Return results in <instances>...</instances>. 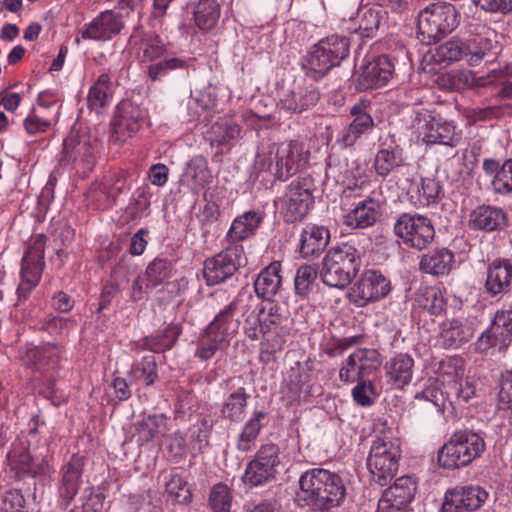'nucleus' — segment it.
I'll return each instance as SVG.
<instances>
[{"mask_svg":"<svg viewBox=\"0 0 512 512\" xmlns=\"http://www.w3.org/2000/svg\"><path fill=\"white\" fill-rule=\"evenodd\" d=\"M235 304L225 306L201 334L194 356L201 361L211 359L219 350L229 346L238 330L235 319Z\"/></svg>","mask_w":512,"mask_h":512,"instance_id":"obj_1","label":"nucleus"},{"mask_svg":"<svg viewBox=\"0 0 512 512\" xmlns=\"http://www.w3.org/2000/svg\"><path fill=\"white\" fill-rule=\"evenodd\" d=\"M486 449L483 434L469 429L455 431L438 452L439 464L448 469L464 467Z\"/></svg>","mask_w":512,"mask_h":512,"instance_id":"obj_2","label":"nucleus"},{"mask_svg":"<svg viewBox=\"0 0 512 512\" xmlns=\"http://www.w3.org/2000/svg\"><path fill=\"white\" fill-rule=\"evenodd\" d=\"M400 457L398 439L387 434L377 436L366 459L371 481L380 486L387 485L398 471Z\"/></svg>","mask_w":512,"mask_h":512,"instance_id":"obj_3","label":"nucleus"},{"mask_svg":"<svg viewBox=\"0 0 512 512\" xmlns=\"http://www.w3.org/2000/svg\"><path fill=\"white\" fill-rule=\"evenodd\" d=\"M460 14L454 5L435 2L424 8L418 16L417 28L422 41L432 43L441 40L456 29Z\"/></svg>","mask_w":512,"mask_h":512,"instance_id":"obj_4","label":"nucleus"},{"mask_svg":"<svg viewBox=\"0 0 512 512\" xmlns=\"http://www.w3.org/2000/svg\"><path fill=\"white\" fill-rule=\"evenodd\" d=\"M357 251L344 244L330 249L322 260V282L329 287L344 289L359 270Z\"/></svg>","mask_w":512,"mask_h":512,"instance_id":"obj_5","label":"nucleus"},{"mask_svg":"<svg viewBox=\"0 0 512 512\" xmlns=\"http://www.w3.org/2000/svg\"><path fill=\"white\" fill-rule=\"evenodd\" d=\"M140 60L147 66L151 80H160L169 72L187 67V62L168 53L166 44L159 36L146 38L140 48Z\"/></svg>","mask_w":512,"mask_h":512,"instance_id":"obj_6","label":"nucleus"},{"mask_svg":"<svg viewBox=\"0 0 512 512\" xmlns=\"http://www.w3.org/2000/svg\"><path fill=\"white\" fill-rule=\"evenodd\" d=\"M393 231L405 246L419 251L431 245L435 238L431 219L417 213H401Z\"/></svg>","mask_w":512,"mask_h":512,"instance_id":"obj_7","label":"nucleus"},{"mask_svg":"<svg viewBox=\"0 0 512 512\" xmlns=\"http://www.w3.org/2000/svg\"><path fill=\"white\" fill-rule=\"evenodd\" d=\"M512 343V308L498 309L490 325L480 334L474 343L478 353L488 354L490 350L497 349L505 352Z\"/></svg>","mask_w":512,"mask_h":512,"instance_id":"obj_8","label":"nucleus"},{"mask_svg":"<svg viewBox=\"0 0 512 512\" xmlns=\"http://www.w3.org/2000/svg\"><path fill=\"white\" fill-rule=\"evenodd\" d=\"M247 258L242 245H232L204 263L203 274L208 285H216L231 277Z\"/></svg>","mask_w":512,"mask_h":512,"instance_id":"obj_9","label":"nucleus"},{"mask_svg":"<svg viewBox=\"0 0 512 512\" xmlns=\"http://www.w3.org/2000/svg\"><path fill=\"white\" fill-rule=\"evenodd\" d=\"M419 136L426 144H439L456 147L461 141V132L456 130L453 121L426 111L417 119Z\"/></svg>","mask_w":512,"mask_h":512,"instance_id":"obj_10","label":"nucleus"},{"mask_svg":"<svg viewBox=\"0 0 512 512\" xmlns=\"http://www.w3.org/2000/svg\"><path fill=\"white\" fill-rule=\"evenodd\" d=\"M313 179L309 176L291 182L286 194L281 199L282 213L288 222L303 218L313 205Z\"/></svg>","mask_w":512,"mask_h":512,"instance_id":"obj_11","label":"nucleus"},{"mask_svg":"<svg viewBox=\"0 0 512 512\" xmlns=\"http://www.w3.org/2000/svg\"><path fill=\"white\" fill-rule=\"evenodd\" d=\"M262 321L267 333L263 349L269 354H276L284 349L286 337L289 334V319L282 309L274 302L260 305Z\"/></svg>","mask_w":512,"mask_h":512,"instance_id":"obj_12","label":"nucleus"},{"mask_svg":"<svg viewBox=\"0 0 512 512\" xmlns=\"http://www.w3.org/2000/svg\"><path fill=\"white\" fill-rule=\"evenodd\" d=\"M279 464L278 447L274 444L263 445L247 465L243 482L251 487L263 485L275 477Z\"/></svg>","mask_w":512,"mask_h":512,"instance_id":"obj_13","label":"nucleus"},{"mask_svg":"<svg viewBox=\"0 0 512 512\" xmlns=\"http://www.w3.org/2000/svg\"><path fill=\"white\" fill-rule=\"evenodd\" d=\"M391 290L390 281L375 270L365 271L350 289L349 299L357 307L383 299Z\"/></svg>","mask_w":512,"mask_h":512,"instance_id":"obj_14","label":"nucleus"},{"mask_svg":"<svg viewBox=\"0 0 512 512\" xmlns=\"http://www.w3.org/2000/svg\"><path fill=\"white\" fill-rule=\"evenodd\" d=\"M45 241L43 234L36 235L22 258L21 282L18 287L20 297L26 296L40 280L44 267Z\"/></svg>","mask_w":512,"mask_h":512,"instance_id":"obj_15","label":"nucleus"},{"mask_svg":"<svg viewBox=\"0 0 512 512\" xmlns=\"http://www.w3.org/2000/svg\"><path fill=\"white\" fill-rule=\"evenodd\" d=\"M385 200L382 193L372 191L359 200L344 216V224L354 229H366L374 226L382 217Z\"/></svg>","mask_w":512,"mask_h":512,"instance_id":"obj_16","label":"nucleus"},{"mask_svg":"<svg viewBox=\"0 0 512 512\" xmlns=\"http://www.w3.org/2000/svg\"><path fill=\"white\" fill-rule=\"evenodd\" d=\"M417 483L411 476H401L388 487L378 501L377 512L407 511L415 498Z\"/></svg>","mask_w":512,"mask_h":512,"instance_id":"obj_17","label":"nucleus"},{"mask_svg":"<svg viewBox=\"0 0 512 512\" xmlns=\"http://www.w3.org/2000/svg\"><path fill=\"white\" fill-rule=\"evenodd\" d=\"M489 493L480 486H457L444 496L441 512H472L480 509L488 500Z\"/></svg>","mask_w":512,"mask_h":512,"instance_id":"obj_18","label":"nucleus"},{"mask_svg":"<svg viewBox=\"0 0 512 512\" xmlns=\"http://www.w3.org/2000/svg\"><path fill=\"white\" fill-rule=\"evenodd\" d=\"M146 112L131 101L118 104L112 120V133L116 141L124 142L134 136L142 127Z\"/></svg>","mask_w":512,"mask_h":512,"instance_id":"obj_19","label":"nucleus"},{"mask_svg":"<svg viewBox=\"0 0 512 512\" xmlns=\"http://www.w3.org/2000/svg\"><path fill=\"white\" fill-rule=\"evenodd\" d=\"M172 274V263L163 258H155L148 264L145 271L133 281L130 299L134 302L142 300L152 289L163 284Z\"/></svg>","mask_w":512,"mask_h":512,"instance_id":"obj_20","label":"nucleus"},{"mask_svg":"<svg viewBox=\"0 0 512 512\" xmlns=\"http://www.w3.org/2000/svg\"><path fill=\"white\" fill-rule=\"evenodd\" d=\"M309 150L304 143L291 141L281 144L276 154V176L287 180L290 176L303 169L309 160Z\"/></svg>","mask_w":512,"mask_h":512,"instance_id":"obj_21","label":"nucleus"},{"mask_svg":"<svg viewBox=\"0 0 512 512\" xmlns=\"http://www.w3.org/2000/svg\"><path fill=\"white\" fill-rule=\"evenodd\" d=\"M394 71V62L389 56L381 55L373 58L363 66L358 78V86L361 90L384 87L393 78Z\"/></svg>","mask_w":512,"mask_h":512,"instance_id":"obj_22","label":"nucleus"},{"mask_svg":"<svg viewBox=\"0 0 512 512\" xmlns=\"http://www.w3.org/2000/svg\"><path fill=\"white\" fill-rule=\"evenodd\" d=\"M512 288V261L496 258L489 263L486 271L484 290L490 297H501Z\"/></svg>","mask_w":512,"mask_h":512,"instance_id":"obj_23","label":"nucleus"},{"mask_svg":"<svg viewBox=\"0 0 512 512\" xmlns=\"http://www.w3.org/2000/svg\"><path fill=\"white\" fill-rule=\"evenodd\" d=\"M122 28L121 15L114 10H106L83 27L81 36L88 40L108 41L117 35Z\"/></svg>","mask_w":512,"mask_h":512,"instance_id":"obj_24","label":"nucleus"},{"mask_svg":"<svg viewBox=\"0 0 512 512\" xmlns=\"http://www.w3.org/2000/svg\"><path fill=\"white\" fill-rule=\"evenodd\" d=\"M310 373L305 366L296 362L284 375L282 393L290 401H308L312 394Z\"/></svg>","mask_w":512,"mask_h":512,"instance_id":"obj_25","label":"nucleus"},{"mask_svg":"<svg viewBox=\"0 0 512 512\" xmlns=\"http://www.w3.org/2000/svg\"><path fill=\"white\" fill-rule=\"evenodd\" d=\"M60 360V349L56 344L27 346L23 355L24 364L35 372L45 374L53 371Z\"/></svg>","mask_w":512,"mask_h":512,"instance_id":"obj_26","label":"nucleus"},{"mask_svg":"<svg viewBox=\"0 0 512 512\" xmlns=\"http://www.w3.org/2000/svg\"><path fill=\"white\" fill-rule=\"evenodd\" d=\"M349 113L352 121L343 140L346 145H353L362 135L371 132L374 127L371 102L368 99H360L350 108Z\"/></svg>","mask_w":512,"mask_h":512,"instance_id":"obj_27","label":"nucleus"},{"mask_svg":"<svg viewBox=\"0 0 512 512\" xmlns=\"http://www.w3.org/2000/svg\"><path fill=\"white\" fill-rule=\"evenodd\" d=\"M483 33H477L466 41H462L464 60L470 66L479 65L486 56L496 54L498 42L491 38L495 32L483 27Z\"/></svg>","mask_w":512,"mask_h":512,"instance_id":"obj_28","label":"nucleus"},{"mask_svg":"<svg viewBox=\"0 0 512 512\" xmlns=\"http://www.w3.org/2000/svg\"><path fill=\"white\" fill-rule=\"evenodd\" d=\"M507 225V214L502 208L491 205H480L470 214L469 227L485 232L499 231Z\"/></svg>","mask_w":512,"mask_h":512,"instance_id":"obj_29","label":"nucleus"},{"mask_svg":"<svg viewBox=\"0 0 512 512\" xmlns=\"http://www.w3.org/2000/svg\"><path fill=\"white\" fill-rule=\"evenodd\" d=\"M84 467V458L78 454L72 455L70 460L61 469V484L59 495L69 503L79 491Z\"/></svg>","mask_w":512,"mask_h":512,"instance_id":"obj_30","label":"nucleus"},{"mask_svg":"<svg viewBox=\"0 0 512 512\" xmlns=\"http://www.w3.org/2000/svg\"><path fill=\"white\" fill-rule=\"evenodd\" d=\"M384 369L388 383L402 389L412 380L414 359L407 353H399L385 363Z\"/></svg>","mask_w":512,"mask_h":512,"instance_id":"obj_31","label":"nucleus"},{"mask_svg":"<svg viewBox=\"0 0 512 512\" xmlns=\"http://www.w3.org/2000/svg\"><path fill=\"white\" fill-rule=\"evenodd\" d=\"M473 335L471 326L458 319H447L441 324L437 342L445 349H457L468 343Z\"/></svg>","mask_w":512,"mask_h":512,"instance_id":"obj_32","label":"nucleus"},{"mask_svg":"<svg viewBox=\"0 0 512 512\" xmlns=\"http://www.w3.org/2000/svg\"><path fill=\"white\" fill-rule=\"evenodd\" d=\"M296 503L301 507H309L317 511L320 501V468H314L303 473L299 478V490L296 493Z\"/></svg>","mask_w":512,"mask_h":512,"instance_id":"obj_33","label":"nucleus"},{"mask_svg":"<svg viewBox=\"0 0 512 512\" xmlns=\"http://www.w3.org/2000/svg\"><path fill=\"white\" fill-rule=\"evenodd\" d=\"M264 219L261 211L250 210L236 217L227 232V239L231 243L239 242L253 236Z\"/></svg>","mask_w":512,"mask_h":512,"instance_id":"obj_34","label":"nucleus"},{"mask_svg":"<svg viewBox=\"0 0 512 512\" xmlns=\"http://www.w3.org/2000/svg\"><path fill=\"white\" fill-rule=\"evenodd\" d=\"M281 263L274 261L261 270L254 281V289L258 297L271 300L280 290L282 284Z\"/></svg>","mask_w":512,"mask_h":512,"instance_id":"obj_35","label":"nucleus"},{"mask_svg":"<svg viewBox=\"0 0 512 512\" xmlns=\"http://www.w3.org/2000/svg\"><path fill=\"white\" fill-rule=\"evenodd\" d=\"M453 263V252L448 248H440L422 255L419 269L433 276H444L451 271Z\"/></svg>","mask_w":512,"mask_h":512,"instance_id":"obj_36","label":"nucleus"},{"mask_svg":"<svg viewBox=\"0 0 512 512\" xmlns=\"http://www.w3.org/2000/svg\"><path fill=\"white\" fill-rule=\"evenodd\" d=\"M167 432V418L163 414L149 415L138 422L136 441L139 445L159 442Z\"/></svg>","mask_w":512,"mask_h":512,"instance_id":"obj_37","label":"nucleus"},{"mask_svg":"<svg viewBox=\"0 0 512 512\" xmlns=\"http://www.w3.org/2000/svg\"><path fill=\"white\" fill-rule=\"evenodd\" d=\"M212 175L208 169V162L202 156L193 157L186 165L182 175V181L187 184L194 193H198L211 182Z\"/></svg>","mask_w":512,"mask_h":512,"instance_id":"obj_38","label":"nucleus"},{"mask_svg":"<svg viewBox=\"0 0 512 512\" xmlns=\"http://www.w3.org/2000/svg\"><path fill=\"white\" fill-rule=\"evenodd\" d=\"M349 54V39L345 36L331 35L322 39V66L328 64L326 71L338 66Z\"/></svg>","mask_w":512,"mask_h":512,"instance_id":"obj_39","label":"nucleus"},{"mask_svg":"<svg viewBox=\"0 0 512 512\" xmlns=\"http://www.w3.org/2000/svg\"><path fill=\"white\" fill-rule=\"evenodd\" d=\"M441 185L432 178H423L419 183L410 186L408 195L410 201L417 207H426L435 203L440 195Z\"/></svg>","mask_w":512,"mask_h":512,"instance_id":"obj_40","label":"nucleus"},{"mask_svg":"<svg viewBox=\"0 0 512 512\" xmlns=\"http://www.w3.org/2000/svg\"><path fill=\"white\" fill-rule=\"evenodd\" d=\"M404 164L401 149L397 146L381 147L374 158L373 167L377 175L387 177Z\"/></svg>","mask_w":512,"mask_h":512,"instance_id":"obj_41","label":"nucleus"},{"mask_svg":"<svg viewBox=\"0 0 512 512\" xmlns=\"http://www.w3.org/2000/svg\"><path fill=\"white\" fill-rule=\"evenodd\" d=\"M250 395L244 387H238L230 392L223 403L221 413L231 420L238 422L243 419Z\"/></svg>","mask_w":512,"mask_h":512,"instance_id":"obj_42","label":"nucleus"},{"mask_svg":"<svg viewBox=\"0 0 512 512\" xmlns=\"http://www.w3.org/2000/svg\"><path fill=\"white\" fill-rule=\"evenodd\" d=\"M130 385H152L158 378L157 363L154 356H145L132 365L130 372Z\"/></svg>","mask_w":512,"mask_h":512,"instance_id":"obj_43","label":"nucleus"},{"mask_svg":"<svg viewBox=\"0 0 512 512\" xmlns=\"http://www.w3.org/2000/svg\"><path fill=\"white\" fill-rule=\"evenodd\" d=\"M266 414L263 411H254L249 420L245 423L237 440V449L243 452L251 450L256 443L257 437L263 427Z\"/></svg>","mask_w":512,"mask_h":512,"instance_id":"obj_44","label":"nucleus"},{"mask_svg":"<svg viewBox=\"0 0 512 512\" xmlns=\"http://www.w3.org/2000/svg\"><path fill=\"white\" fill-rule=\"evenodd\" d=\"M111 99V78L108 74L102 73L96 82L90 87L87 101L90 109L99 112L107 106Z\"/></svg>","mask_w":512,"mask_h":512,"instance_id":"obj_45","label":"nucleus"},{"mask_svg":"<svg viewBox=\"0 0 512 512\" xmlns=\"http://www.w3.org/2000/svg\"><path fill=\"white\" fill-rule=\"evenodd\" d=\"M219 17L220 7L215 0H200L195 7V24L203 31H209L214 28Z\"/></svg>","mask_w":512,"mask_h":512,"instance_id":"obj_46","label":"nucleus"},{"mask_svg":"<svg viewBox=\"0 0 512 512\" xmlns=\"http://www.w3.org/2000/svg\"><path fill=\"white\" fill-rule=\"evenodd\" d=\"M421 308L428 311L431 315H441L446 309V299L442 291L436 287H426L417 298Z\"/></svg>","mask_w":512,"mask_h":512,"instance_id":"obj_47","label":"nucleus"},{"mask_svg":"<svg viewBox=\"0 0 512 512\" xmlns=\"http://www.w3.org/2000/svg\"><path fill=\"white\" fill-rule=\"evenodd\" d=\"M165 492L172 501L179 504H189L192 500L187 481L177 472H172L165 482Z\"/></svg>","mask_w":512,"mask_h":512,"instance_id":"obj_48","label":"nucleus"},{"mask_svg":"<svg viewBox=\"0 0 512 512\" xmlns=\"http://www.w3.org/2000/svg\"><path fill=\"white\" fill-rule=\"evenodd\" d=\"M300 254L304 259H314L320 252V226L307 225L301 234Z\"/></svg>","mask_w":512,"mask_h":512,"instance_id":"obj_49","label":"nucleus"},{"mask_svg":"<svg viewBox=\"0 0 512 512\" xmlns=\"http://www.w3.org/2000/svg\"><path fill=\"white\" fill-rule=\"evenodd\" d=\"M150 197L148 185H143L136 189L125 210L128 220H136L148 215Z\"/></svg>","mask_w":512,"mask_h":512,"instance_id":"obj_50","label":"nucleus"},{"mask_svg":"<svg viewBox=\"0 0 512 512\" xmlns=\"http://www.w3.org/2000/svg\"><path fill=\"white\" fill-rule=\"evenodd\" d=\"M177 337L178 331L176 327H166L161 332L145 337L143 347L152 352H163L174 345Z\"/></svg>","mask_w":512,"mask_h":512,"instance_id":"obj_51","label":"nucleus"},{"mask_svg":"<svg viewBox=\"0 0 512 512\" xmlns=\"http://www.w3.org/2000/svg\"><path fill=\"white\" fill-rule=\"evenodd\" d=\"M211 133L213 142H217L218 145H230L240 137L241 128L232 119H223L212 126Z\"/></svg>","mask_w":512,"mask_h":512,"instance_id":"obj_52","label":"nucleus"},{"mask_svg":"<svg viewBox=\"0 0 512 512\" xmlns=\"http://www.w3.org/2000/svg\"><path fill=\"white\" fill-rule=\"evenodd\" d=\"M433 60L440 65H449L452 62L464 60L462 41H447L435 48Z\"/></svg>","mask_w":512,"mask_h":512,"instance_id":"obj_53","label":"nucleus"},{"mask_svg":"<svg viewBox=\"0 0 512 512\" xmlns=\"http://www.w3.org/2000/svg\"><path fill=\"white\" fill-rule=\"evenodd\" d=\"M208 502L213 512H231L232 493L230 488L223 483L215 484L211 488Z\"/></svg>","mask_w":512,"mask_h":512,"instance_id":"obj_54","label":"nucleus"},{"mask_svg":"<svg viewBox=\"0 0 512 512\" xmlns=\"http://www.w3.org/2000/svg\"><path fill=\"white\" fill-rule=\"evenodd\" d=\"M318 268L314 265H302L295 276V290L301 296L307 295L317 286Z\"/></svg>","mask_w":512,"mask_h":512,"instance_id":"obj_55","label":"nucleus"},{"mask_svg":"<svg viewBox=\"0 0 512 512\" xmlns=\"http://www.w3.org/2000/svg\"><path fill=\"white\" fill-rule=\"evenodd\" d=\"M360 364V368L365 371L367 376L374 373L381 365L382 359L376 349L362 348L351 353V361Z\"/></svg>","mask_w":512,"mask_h":512,"instance_id":"obj_56","label":"nucleus"},{"mask_svg":"<svg viewBox=\"0 0 512 512\" xmlns=\"http://www.w3.org/2000/svg\"><path fill=\"white\" fill-rule=\"evenodd\" d=\"M265 327L266 326H264V322L262 321V314L259 305L255 309H253L245 318L243 330L245 335L250 340L255 341L258 340L260 336H263V342H266L267 333Z\"/></svg>","mask_w":512,"mask_h":512,"instance_id":"obj_57","label":"nucleus"},{"mask_svg":"<svg viewBox=\"0 0 512 512\" xmlns=\"http://www.w3.org/2000/svg\"><path fill=\"white\" fill-rule=\"evenodd\" d=\"M415 399L424 400L432 403L438 411L443 412L445 403L448 400L451 404L453 400L450 399L448 392H443L436 384H430L426 386L422 391L417 392Z\"/></svg>","mask_w":512,"mask_h":512,"instance_id":"obj_58","label":"nucleus"},{"mask_svg":"<svg viewBox=\"0 0 512 512\" xmlns=\"http://www.w3.org/2000/svg\"><path fill=\"white\" fill-rule=\"evenodd\" d=\"M7 461L17 477L21 478L30 475L33 461L28 451L22 450L18 452L14 449L8 453Z\"/></svg>","mask_w":512,"mask_h":512,"instance_id":"obj_59","label":"nucleus"},{"mask_svg":"<svg viewBox=\"0 0 512 512\" xmlns=\"http://www.w3.org/2000/svg\"><path fill=\"white\" fill-rule=\"evenodd\" d=\"M356 382V386L351 391L353 401L361 407L372 406L376 398L375 385L366 380Z\"/></svg>","mask_w":512,"mask_h":512,"instance_id":"obj_60","label":"nucleus"},{"mask_svg":"<svg viewBox=\"0 0 512 512\" xmlns=\"http://www.w3.org/2000/svg\"><path fill=\"white\" fill-rule=\"evenodd\" d=\"M492 186L497 194H512V158L503 162L498 175L493 177Z\"/></svg>","mask_w":512,"mask_h":512,"instance_id":"obj_61","label":"nucleus"},{"mask_svg":"<svg viewBox=\"0 0 512 512\" xmlns=\"http://www.w3.org/2000/svg\"><path fill=\"white\" fill-rule=\"evenodd\" d=\"M127 188L125 179L121 177L111 178L103 184L102 194L105 202L102 208H109L116 203L118 196Z\"/></svg>","mask_w":512,"mask_h":512,"instance_id":"obj_62","label":"nucleus"},{"mask_svg":"<svg viewBox=\"0 0 512 512\" xmlns=\"http://www.w3.org/2000/svg\"><path fill=\"white\" fill-rule=\"evenodd\" d=\"M498 401L499 404L504 408L507 405L512 404V370L503 371L497 382Z\"/></svg>","mask_w":512,"mask_h":512,"instance_id":"obj_63","label":"nucleus"},{"mask_svg":"<svg viewBox=\"0 0 512 512\" xmlns=\"http://www.w3.org/2000/svg\"><path fill=\"white\" fill-rule=\"evenodd\" d=\"M1 512H27L23 494L18 490L6 492L2 501Z\"/></svg>","mask_w":512,"mask_h":512,"instance_id":"obj_64","label":"nucleus"}]
</instances>
